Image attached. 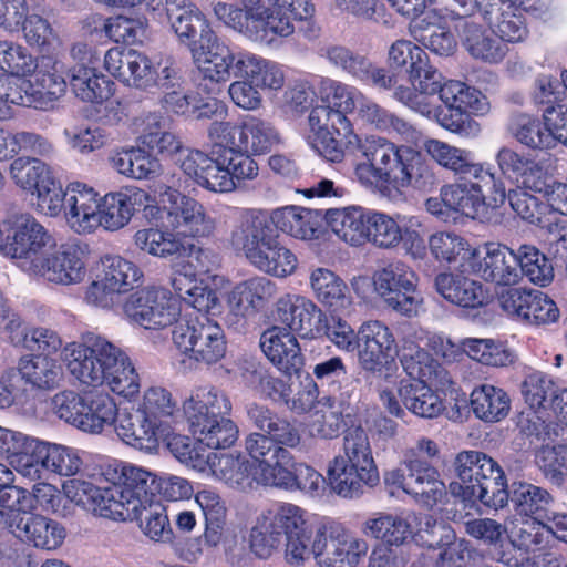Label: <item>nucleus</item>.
<instances>
[{
  "label": "nucleus",
  "instance_id": "nucleus-1",
  "mask_svg": "<svg viewBox=\"0 0 567 567\" xmlns=\"http://www.w3.org/2000/svg\"><path fill=\"white\" fill-rule=\"evenodd\" d=\"M353 174L362 187L386 198L399 196L409 186L434 184L433 173L416 151L377 135L358 138Z\"/></svg>",
  "mask_w": 567,
  "mask_h": 567
},
{
  "label": "nucleus",
  "instance_id": "nucleus-2",
  "mask_svg": "<svg viewBox=\"0 0 567 567\" xmlns=\"http://www.w3.org/2000/svg\"><path fill=\"white\" fill-rule=\"evenodd\" d=\"M70 374L81 384L109 389L124 398L140 392V375L127 353L103 336L86 333L68 343L61 353Z\"/></svg>",
  "mask_w": 567,
  "mask_h": 567
},
{
  "label": "nucleus",
  "instance_id": "nucleus-3",
  "mask_svg": "<svg viewBox=\"0 0 567 567\" xmlns=\"http://www.w3.org/2000/svg\"><path fill=\"white\" fill-rule=\"evenodd\" d=\"M214 12L226 25L270 47L277 38L293 33V21L310 19L315 6L312 2H216Z\"/></svg>",
  "mask_w": 567,
  "mask_h": 567
},
{
  "label": "nucleus",
  "instance_id": "nucleus-4",
  "mask_svg": "<svg viewBox=\"0 0 567 567\" xmlns=\"http://www.w3.org/2000/svg\"><path fill=\"white\" fill-rule=\"evenodd\" d=\"M229 246L262 274L285 279L295 274L297 256L285 246L260 209H241L228 236Z\"/></svg>",
  "mask_w": 567,
  "mask_h": 567
},
{
  "label": "nucleus",
  "instance_id": "nucleus-5",
  "mask_svg": "<svg viewBox=\"0 0 567 567\" xmlns=\"http://www.w3.org/2000/svg\"><path fill=\"white\" fill-rule=\"evenodd\" d=\"M364 93L338 80L320 81L319 96L324 105L311 110L308 122L313 148L327 161L340 162L343 151L337 136L351 132L348 114L354 115Z\"/></svg>",
  "mask_w": 567,
  "mask_h": 567
},
{
  "label": "nucleus",
  "instance_id": "nucleus-6",
  "mask_svg": "<svg viewBox=\"0 0 567 567\" xmlns=\"http://www.w3.org/2000/svg\"><path fill=\"white\" fill-rule=\"evenodd\" d=\"M343 455L329 463L327 477L331 489L343 498H355L380 482L368 433L362 427L350 429L343 437Z\"/></svg>",
  "mask_w": 567,
  "mask_h": 567
},
{
  "label": "nucleus",
  "instance_id": "nucleus-7",
  "mask_svg": "<svg viewBox=\"0 0 567 567\" xmlns=\"http://www.w3.org/2000/svg\"><path fill=\"white\" fill-rule=\"evenodd\" d=\"M247 416L259 432H252L245 439V450L252 461H261L262 473L271 470V450L297 449L302 436L298 426L266 405L252 403L247 406Z\"/></svg>",
  "mask_w": 567,
  "mask_h": 567
},
{
  "label": "nucleus",
  "instance_id": "nucleus-8",
  "mask_svg": "<svg viewBox=\"0 0 567 567\" xmlns=\"http://www.w3.org/2000/svg\"><path fill=\"white\" fill-rule=\"evenodd\" d=\"M463 494L491 508H502L508 502L507 482L498 463L478 451L460 452L454 460Z\"/></svg>",
  "mask_w": 567,
  "mask_h": 567
},
{
  "label": "nucleus",
  "instance_id": "nucleus-9",
  "mask_svg": "<svg viewBox=\"0 0 567 567\" xmlns=\"http://www.w3.org/2000/svg\"><path fill=\"white\" fill-rule=\"evenodd\" d=\"M439 97L446 107L436 114V123L441 127L464 138H474L481 134L480 123L468 115H485L489 112V102L481 91L464 82L449 80L439 91Z\"/></svg>",
  "mask_w": 567,
  "mask_h": 567
},
{
  "label": "nucleus",
  "instance_id": "nucleus-10",
  "mask_svg": "<svg viewBox=\"0 0 567 567\" xmlns=\"http://www.w3.org/2000/svg\"><path fill=\"white\" fill-rule=\"evenodd\" d=\"M176 61L171 55L154 59L134 49L111 48L104 55L105 69L125 85L152 92L162 81L174 79L172 68Z\"/></svg>",
  "mask_w": 567,
  "mask_h": 567
},
{
  "label": "nucleus",
  "instance_id": "nucleus-11",
  "mask_svg": "<svg viewBox=\"0 0 567 567\" xmlns=\"http://www.w3.org/2000/svg\"><path fill=\"white\" fill-rule=\"evenodd\" d=\"M417 282L413 268L400 259L381 262L372 274L375 295L386 308L406 318L419 316L422 309Z\"/></svg>",
  "mask_w": 567,
  "mask_h": 567
},
{
  "label": "nucleus",
  "instance_id": "nucleus-12",
  "mask_svg": "<svg viewBox=\"0 0 567 567\" xmlns=\"http://www.w3.org/2000/svg\"><path fill=\"white\" fill-rule=\"evenodd\" d=\"M165 190L159 192L167 227L175 236L205 238L215 228V219L208 215L202 203L181 193L182 179L172 175L164 184Z\"/></svg>",
  "mask_w": 567,
  "mask_h": 567
},
{
  "label": "nucleus",
  "instance_id": "nucleus-13",
  "mask_svg": "<svg viewBox=\"0 0 567 567\" xmlns=\"http://www.w3.org/2000/svg\"><path fill=\"white\" fill-rule=\"evenodd\" d=\"M117 481L109 485L114 520H133L153 501L158 483L153 473L133 464H122Z\"/></svg>",
  "mask_w": 567,
  "mask_h": 567
},
{
  "label": "nucleus",
  "instance_id": "nucleus-14",
  "mask_svg": "<svg viewBox=\"0 0 567 567\" xmlns=\"http://www.w3.org/2000/svg\"><path fill=\"white\" fill-rule=\"evenodd\" d=\"M52 246V237L30 214H13L0 228V247L6 254L21 260V266L31 271L43 250Z\"/></svg>",
  "mask_w": 567,
  "mask_h": 567
},
{
  "label": "nucleus",
  "instance_id": "nucleus-15",
  "mask_svg": "<svg viewBox=\"0 0 567 567\" xmlns=\"http://www.w3.org/2000/svg\"><path fill=\"white\" fill-rule=\"evenodd\" d=\"M436 2H392L393 9L409 20L410 34L425 48L439 55L454 52L456 41L443 22L446 16L436 8Z\"/></svg>",
  "mask_w": 567,
  "mask_h": 567
},
{
  "label": "nucleus",
  "instance_id": "nucleus-16",
  "mask_svg": "<svg viewBox=\"0 0 567 567\" xmlns=\"http://www.w3.org/2000/svg\"><path fill=\"white\" fill-rule=\"evenodd\" d=\"M172 339L181 352L205 364H213L226 354L223 328L206 315L175 324Z\"/></svg>",
  "mask_w": 567,
  "mask_h": 567
},
{
  "label": "nucleus",
  "instance_id": "nucleus-17",
  "mask_svg": "<svg viewBox=\"0 0 567 567\" xmlns=\"http://www.w3.org/2000/svg\"><path fill=\"white\" fill-rule=\"evenodd\" d=\"M32 509V497L28 507H13L0 512V529H7L14 536L31 544L32 546L45 550L59 548L64 538V527L39 514H29Z\"/></svg>",
  "mask_w": 567,
  "mask_h": 567
},
{
  "label": "nucleus",
  "instance_id": "nucleus-18",
  "mask_svg": "<svg viewBox=\"0 0 567 567\" xmlns=\"http://www.w3.org/2000/svg\"><path fill=\"white\" fill-rule=\"evenodd\" d=\"M124 313L145 329H164L177 323L179 303L165 288L148 287L132 293L124 303Z\"/></svg>",
  "mask_w": 567,
  "mask_h": 567
},
{
  "label": "nucleus",
  "instance_id": "nucleus-19",
  "mask_svg": "<svg viewBox=\"0 0 567 567\" xmlns=\"http://www.w3.org/2000/svg\"><path fill=\"white\" fill-rule=\"evenodd\" d=\"M193 61L204 79L226 83L231 76H239V65L247 51L234 52L214 32L204 33L189 43Z\"/></svg>",
  "mask_w": 567,
  "mask_h": 567
},
{
  "label": "nucleus",
  "instance_id": "nucleus-20",
  "mask_svg": "<svg viewBox=\"0 0 567 567\" xmlns=\"http://www.w3.org/2000/svg\"><path fill=\"white\" fill-rule=\"evenodd\" d=\"M470 271L495 287H512L520 284L516 249L502 244L487 243L473 248L468 256Z\"/></svg>",
  "mask_w": 567,
  "mask_h": 567
},
{
  "label": "nucleus",
  "instance_id": "nucleus-21",
  "mask_svg": "<svg viewBox=\"0 0 567 567\" xmlns=\"http://www.w3.org/2000/svg\"><path fill=\"white\" fill-rule=\"evenodd\" d=\"M502 310L512 319L532 327L558 322L560 310L545 292L527 288H509L498 297Z\"/></svg>",
  "mask_w": 567,
  "mask_h": 567
},
{
  "label": "nucleus",
  "instance_id": "nucleus-22",
  "mask_svg": "<svg viewBox=\"0 0 567 567\" xmlns=\"http://www.w3.org/2000/svg\"><path fill=\"white\" fill-rule=\"evenodd\" d=\"M358 360L365 371H381L399 354L391 329L380 320L363 322L358 330Z\"/></svg>",
  "mask_w": 567,
  "mask_h": 567
},
{
  "label": "nucleus",
  "instance_id": "nucleus-23",
  "mask_svg": "<svg viewBox=\"0 0 567 567\" xmlns=\"http://www.w3.org/2000/svg\"><path fill=\"white\" fill-rule=\"evenodd\" d=\"M271 460L274 466L266 473L261 474L264 486L279 487L285 489H300L310 495H318L323 488L324 477L306 464H299L291 471L293 457L289 451H281L280 449L271 450Z\"/></svg>",
  "mask_w": 567,
  "mask_h": 567
},
{
  "label": "nucleus",
  "instance_id": "nucleus-24",
  "mask_svg": "<svg viewBox=\"0 0 567 567\" xmlns=\"http://www.w3.org/2000/svg\"><path fill=\"white\" fill-rule=\"evenodd\" d=\"M31 272L58 285L79 284L86 274L84 252L75 244H62L52 252L35 260Z\"/></svg>",
  "mask_w": 567,
  "mask_h": 567
},
{
  "label": "nucleus",
  "instance_id": "nucleus-25",
  "mask_svg": "<svg viewBox=\"0 0 567 567\" xmlns=\"http://www.w3.org/2000/svg\"><path fill=\"white\" fill-rule=\"evenodd\" d=\"M320 56L368 85L390 90L396 83V78L390 71L374 65L367 56L354 53L346 47L326 45L320 49Z\"/></svg>",
  "mask_w": 567,
  "mask_h": 567
},
{
  "label": "nucleus",
  "instance_id": "nucleus-26",
  "mask_svg": "<svg viewBox=\"0 0 567 567\" xmlns=\"http://www.w3.org/2000/svg\"><path fill=\"white\" fill-rule=\"evenodd\" d=\"M151 197L147 192L138 187H123L116 192L101 196L97 229L101 227L109 231H116L125 227L134 214L147 207Z\"/></svg>",
  "mask_w": 567,
  "mask_h": 567
},
{
  "label": "nucleus",
  "instance_id": "nucleus-27",
  "mask_svg": "<svg viewBox=\"0 0 567 567\" xmlns=\"http://www.w3.org/2000/svg\"><path fill=\"white\" fill-rule=\"evenodd\" d=\"M64 218L66 225L79 235L93 234L97 229L101 196L92 186L74 181L66 185Z\"/></svg>",
  "mask_w": 567,
  "mask_h": 567
},
{
  "label": "nucleus",
  "instance_id": "nucleus-28",
  "mask_svg": "<svg viewBox=\"0 0 567 567\" xmlns=\"http://www.w3.org/2000/svg\"><path fill=\"white\" fill-rule=\"evenodd\" d=\"M368 543L350 532L334 530L329 537L318 530L315 538V557L326 567H355L368 551Z\"/></svg>",
  "mask_w": 567,
  "mask_h": 567
},
{
  "label": "nucleus",
  "instance_id": "nucleus-29",
  "mask_svg": "<svg viewBox=\"0 0 567 567\" xmlns=\"http://www.w3.org/2000/svg\"><path fill=\"white\" fill-rule=\"evenodd\" d=\"M495 162L502 174L518 188L536 193L546 188L547 172L540 161L502 146L495 154Z\"/></svg>",
  "mask_w": 567,
  "mask_h": 567
},
{
  "label": "nucleus",
  "instance_id": "nucleus-30",
  "mask_svg": "<svg viewBox=\"0 0 567 567\" xmlns=\"http://www.w3.org/2000/svg\"><path fill=\"white\" fill-rule=\"evenodd\" d=\"M495 162L502 174L518 188L536 193L546 188L547 172L540 161L502 146L495 154Z\"/></svg>",
  "mask_w": 567,
  "mask_h": 567
},
{
  "label": "nucleus",
  "instance_id": "nucleus-31",
  "mask_svg": "<svg viewBox=\"0 0 567 567\" xmlns=\"http://www.w3.org/2000/svg\"><path fill=\"white\" fill-rule=\"evenodd\" d=\"M495 162L502 174L518 188L536 193L546 188L547 172L540 161L502 146L495 154Z\"/></svg>",
  "mask_w": 567,
  "mask_h": 567
},
{
  "label": "nucleus",
  "instance_id": "nucleus-32",
  "mask_svg": "<svg viewBox=\"0 0 567 567\" xmlns=\"http://www.w3.org/2000/svg\"><path fill=\"white\" fill-rule=\"evenodd\" d=\"M279 321L291 333L302 338H311L320 332L322 310L309 298L300 295L286 293L276 302Z\"/></svg>",
  "mask_w": 567,
  "mask_h": 567
},
{
  "label": "nucleus",
  "instance_id": "nucleus-33",
  "mask_svg": "<svg viewBox=\"0 0 567 567\" xmlns=\"http://www.w3.org/2000/svg\"><path fill=\"white\" fill-rule=\"evenodd\" d=\"M309 286L317 299L331 316H349L353 298L346 281L334 271L317 267L309 272Z\"/></svg>",
  "mask_w": 567,
  "mask_h": 567
},
{
  "label": "nucleus",
  "instance_id": "nucleus-34",
  "mask_svg": "<svg viewBox=\"0 0 567 567\" xmlns=\"http://www.w3.org/2000/svg\"><path fill=\"white\" fill-rule=\"evenodd\" d=\"M231 404L228 398L216 389H197L183 404V412L189 431L196 437L217 417L228 415Z\"/></svg>",
  "mask_w": 567,
  "mask_h": 567
},
{
  "label": "nucleus",
  "instance_id": "nucleus-35",
  "mask_svg": "<svg viewBox=\"0 0 567 567\" xmlns=\"http://www.w3.org/2000/svg\"><path fill=\"white\" fill-rule=\"evenodd\" d=\"M260 348L268 360L286 375L297 374L303 367L297 338L285 327L274 326L264 331Z\"/></svg>",
  "mask_w": 567,
  "mask_h": 567
},
{
  "label": "nucleus",
  "instance_id": "nucleus-36",
  "mask_svg": "<svg viewBox=\"0 0 567 567\" xmlns=\"http://www.w3.org/2000/svg\"><path fill=\"white\" fill-rule=\"evenodd\" d=\"M261 461L252 463L246 456L233 453H218L213 458L212 475L231 488L249 491L254 483L264 485Z\"/></svg>",
  "mask_w": 567,
  "mask_h": 567
},
{
  "label": "nucleus",
  "instance_id": "nucleus-37",
  "mask_svg": "<svg viewBox=\"0 0 567 567\" xmlns=\"http://www.w3.org/2000/svg\"><path fill=\"white\" fill-rule=\"evenodd\" d=\"M114 430L118 437L135 449L153 452L158 446L163 430L159 423L148 419L138 409L118 413Z\"/></svg>",
  "mask_w": 567,
  "mask_h": 567
},
{
  "label": "nucleus",
  "instance_id": "nucleus-38",
  "mask_svg": "<svg viewBox=\"0 0 567 567\" xmlns=\"http://www.w3.org/2000/svg\"><path fill=\"white\" fill-rule=\"evenodd\" d=\"M524 10L529 8L523 9L517 2H484L481 16L502 42H519L527 34Z\"/></svg>",
  "mask_w": 567,
  "mask_h": 567
},
{
  "label": "nucleus",
  "instance_id": "nucleus-39",
  "mask_svg": "<svg viewBox=\"0 0 567 567\" xmlns=\"http://www.w3.org/2000/svg\"><path fill=\"white\" fill-rule=\"evenodd\" d=\"M414 520H416V516L413 513H377L363 523L362 532L364 535L382 542L380 545L390 548L399 547L412 539Z\"/></svg>",
  "mask_w": 567,
  "mask_h": 567
},
{
  "label": "nucleus",
  "instance_id": "nucleus-40",
  "mask_svg": "<svg viewBox=\"0 0 567 567\" xmlns=\"http://www.w3.org/2000/svg\"><path fill=\"white\" fill-rule=\"evenodd\" d=\"M65 66L61 61L47 59L41 69L30 79L33 107L49 111L66 92V81L63 76Z\"/></svg>",
  "mask_w": 567,
  "mask_h": 567
},
{
  "label": "nucleus",
  "instance_id": "nucleus-41",
  "mask_svg": "<svg viewBox=\"0 0 567 567\" xmlns=\"http://www.w3.org/2000/svg\"><path fill=\"white\" fill-rule=\"evenodd\" d=\"M267 218L276 233L280 231L301 240H311L317 237L321 226L319 212L301 206L276 208Z\"/></svg>",
  "mask_w": 567,
  "mask_h": 567
},
{
  "label": "nucleus",
  "instance_id": "nucleus-42",
  "mask_svg": "<svg viewBox=\"0 0 567 567\" xmlns=\"http://www.w3.org/2000/svg\"><path fill=\"white\" fill-rule=\"evenodd\" d=\"M434 287L446 301L463 308H477L486 301L482 284L463 274L440 272L434 278Z\"/></svg>",
  "mask_w": 567,
  "mask_h": 567
},
{
  "label": "nucleus",
  "instance_id": "nucleus-43",
  "mask_svg": "<svg viewBox=\"0 0 567 567\" xmlns=\"http://www.w3.org/2000/svg\"><path fill=\"white\" fill-rule=\"evenodd\" d=\"M461 42L468 54L485 63H499L507 54L508 47L474 21L465 20L460 31Z\"/></svg>",
  "mask_w": 567,
  "mask_h": 567
},
{
  "label": "nucleus",
  "instance_id": "nucleus-44",
  "mask_svg": "<svg viewBox=\"0 0 567 567\" xmlns=\"http://www.w3.org/2000/svg\"><path fill=\"white\" fill-rule=\"evenodd\" d=\"M16 371L20 382L23 380L37 390H52L63 380L61 364L55 359L43 354L23 357Z\"/></svg>",
  "mask_w": 567,
  "mask_h": 567
},
{
  "label": "nucleus",
  "instance_id": "nucleus-45",
  "mask_svg": "<svg viewBox=\"0 0 567 567\" xmlns=\"http://www.w3.org/2000/svg\"><path fill=\"white\" fill-rule=\"evenodd\" d=\"M346 400L333 395L320 398L307 423L308 434L313 439L332 440L339 436L343 425Z\"/></svg>",
  "mask_w": 567,
  "mask_h": 567
},
{
  "label": "nucleus",
  "instance_id": "nucleus-46",
  "mask_svg": "<svg viewBox=\"0 0 567 567\" xmlns=\"http://www.w3.org/2000/svg\"><path fill=\"white\" fill-rule=\"evenodd\" d=\"M163 10L181 42L188 47L190 42L196 41L195 37L198 32L199 37L213 32L203 13L193 2H165Z\"/></svg>",
  "mask_w": 567,
  "mask_h": 567
},
{
  "label": "nucleus",
  "instance_id": "nucleus-47",
  "mask_svg": "<svg viewBox=\"0 0 567 567\" xmlns=\"http://www.w3.org/2000/svg\"><path fill=\"white\" fill-rule=\"evenodd\" d=\"M280 142V134L270 122L255 115H246L241 120L238 148L245 153L265 154Z\"/></svg>",
  "mask_w": 567,
  "mask_h": 567
},
{
  "label": "nucleus",
  "instance_id": "nucleus-48",
  "mask_svg": "<svg viewBox=\"0 0 567 567\" xmlns=\"http://www.w3.org/2000/svg\"><path fill=\"white\" fill-rule=\"evenodd\" d=\"M369 210L360 206L329 209L327 221L331 230L343 241L359 246L367 241Z\"/></svg>",
  "mask_w": 567,
  "mask_h": 567
},
{
  "label": "nucleus",
  "instance_id": "nucleus-49",
  "mask_svg": "<svg viewBox=\"0 0 567 567\" xmlns=\"http://www.w3.org/2000/svg\"><path fill=\"white\" fill-rule=\"evenodd\" d=\"M433 377L434 374L426 380L412 379V382H401L399 388L404 406L417 416L433 419L444 410L442 399L427 385L433 381Z\"/></svg>",
  "mask_w": 567,
  "mask_h": 567
},
{
  "label": "nucleus",
  "instance_id": "nucleus-50",
  "mask_svg": "<svg viewBox=\"0 0 567 567\" xmlns=\"http://www.w3.org/2000/svg\"><path fill=\"white\" fill-rule=\"evenodd\" d=\"M118 413L116 403L107 393H90L85 395L78 429L86 433L100 434L106 427H114Z\"/></svg>",
  "mask_w": 567,
  "mask_h": 567
},
{
  "label": "nucleus",
  "instance_id": "nucleus-51",
  "mask_svg": "<svg viewBox=\"0 0 567 567\" xmlns=\"http://www.w3.org/2000/svg\"><path fill=\"white\" fill-rule=\"evenodd\" d=\"M354 116L355 120L365 125L383 132H395L405 140H413L417 133L416 130L405 120L379 105L365 94L363 95Z\"/></svg>",
  "mask_w": 567,
  "mask_h": 567
},
{
  "label": "nucleus",
  "instance_id": "nucleus-52",
  "mask_svg": "<svg viewBox=\"0 0 567 567\" xmlns=\"http://www.w3.org/2000/svg\"><path fill=\"white\" fill-rule=\"evenodd\" d=\"M64 495L76 505L94 514L113 519L109 485L97 487L89 481L72 478L63 483Z\"/></svg>",
  "mask_w": 567,
  "mask_h": 567
},
{
  "label": "nucleus",
  "instance_id": "nucleus-53",
  "mask_svg": "<svg viewBox=\"0 0 567 567\" xmlns=\"http://www.w3.org/2000/svg\"><path fill=\"white\" fill-rule=\"evenodd\" d=\"M412 480L409 484L410 495L427 507L436 505L446 495L445 484L434 466H425L417 461H410Z\"/></svg>",
  "mask_w": 567,
  "mask_h": 567
},
{
  "label": "nucleus",
  "instance_id": "nucleus-54",
  "mask_svg": "<svg viewBox=\"0 0 567 567\" xmlns=\"http://www.w3.org/2000/svg\"><path fill=\"white\" fill-rule=\"evenodd\" d=\"M114 83L96 72L95 66H75L70 78V86L76 97L84 102L101 103L112 94Z\"/></svg>",
  "mask_w": 567,
  "mask_h": 567
},
{
  "label": "nucleus",
  "instance_id": "nucleus-55",
  "mask_svg": "<svg viewBox=\"0 0 567 567\" xmlns=\"http://www.w3.org/2000/svg\"><path fill=\"white\" fill-rule=\"evenodd\" d=\"M473 413L485 422H498L509 412L511 400L506 392L491 384H482L471 393Z\"/></svg>",
  "mask_w": 567,
  "mask_h": 567
},
{
  "label": "nucleus",
  "instance_id": "nucleus-56",
  "mask_svg": "<svg viewBox=\"0 0 567 567\" xmlns=\"http://www.w3.org/2000/svg\"><path fill=\"white\" fill-rule=\"evenodd\" d=\"M516 249L520 281L526 277L533 285L547 287L554 280L550 259L532 244H522Z\"/></svg>",
  "mask_w": 567,
  "mask_h": 567
},
{
  "label": "nucleus",
  "instance_id": "nucleus-57",
  "mask_svg": "<svg viewBox=\"0 0 567 567\" xmlns=\"http://www.w3.org/2000/svg\"><path fill=\"white\" fill-rule=\"evenodd\" d=\"M509 131L526 147L539 151L555 147V136L545 120L542 122L528 114H517L512 117Z\"/></svg>",
  "mask_w": 567,
  "mask_h": 567
},
{
  "label": "nucleus",
  "instance_id": "nucleus-58",
  "mask_svg": "<svg viewBox=\"0 0 567 567\" xmlns=\"http://www.w3.org/2000/svg\"><path fill=\"white\" fill-rule=\"evenodd\" d=\"M461 176L473 179L467 185L473 193L481 195V202L484 205L495 208L504 204L506 199L504 183L496 179L495 174L482 164L473 163L470 159Z\"/></svg>",
  "mask_w": 567,
  "mask_h": 567
},
{
  "label": "nucleus",
  "instance_id": "nucleus-59",
  "mask_svg": "<svg viewBox=\"0 0 567 567\" xmlns=\"http://www.w3.org/2000/svg\"><path fill=\"white\" fill-rule=\"evenodd\" d=\"M535 435L544 443L536 451L535 463L545 478L553 485L560 486L564 481V468L567 462V446L564 444H554L549 431L544 433L536 432Z\"/></svg>",
  "mask_w": 567,
  "mask_h": 567
},
{
  "label": "nucleus",
  "instance_id": "nucleus-60",
  "mask_svg": "<svg viewBox=\"0 0 567 567\" xmlns=\"http://www.w3.org/2000/svg\"><path fill=\"white\" fill-rule=\"evenodd\" d=\"M52 175L53 172L47 163L31 156L17 157L9 166L12 183L30 195Z\"/></svg>",
  "mask_w": 567,
  "mask_h": 567
},
{
  "label": "nucleus",
  "instance_id": "nucleus-61",
  "mask_svg": "<svg viewBox=\"0 0 567 567\" xmlns=\"http://www.w3.org/2000/svg\"><path fill=\"white\" fill-rule=\"evenodd\" d=\"M239 69V76H249L259 90L278 91L285 85V73L281 68L257 54L247 52Z\"/></svg>",
  "mask_w": 567,
  "mask_h": 567
},
{
  "label": "nucleus",
  "instance_id": "nucleus-62",
  "mask_svg": "<svg viewBox=\"0 0 567 567\" xmlns=\"http://www.w3.org/2000/svg\"><path fill=\"white\" fill-rule=\"evenodd\" d=\"M561 390L548 375L539 371L529 373L522 384L525 401L533 409L549 408L557 411Z\"/></svg>",
  "mask_w": 567,
  "mask_h": 567
},
{
  "label": "nucleus",
  "instance_id": "nucleus-63",
  "mask_svg": "<svg viewBox=\"0 0 567 567\" xmlns=\"http://www.w3.org/2000/svg\"><path fill=\"white\" fill-rule=\"evenodd\" d=\"M512 499L519 515L538 520L548 518L547 511L553 497L546 489L529 483H515Z\"/></svg>",
  "mask_w": 567,
  "mask_h": 567
},
{
  "label": "nucleus",
  "instance_id": "nucleus-64",
  "mask_svg": "<svg viewBox=\"0 0 567 567\" xmlns=\"http://www.w3.org/2000/svg\"><path fill=\"white\" fill-rule=\"evenodd\" d=\"M400 361L411 379L426 380L435 374V362L414 340L413 334L404 336L401 339Z\"/></svg>",
  "mask_w": 567,
  "mask_h": 567
}]
</instances>
